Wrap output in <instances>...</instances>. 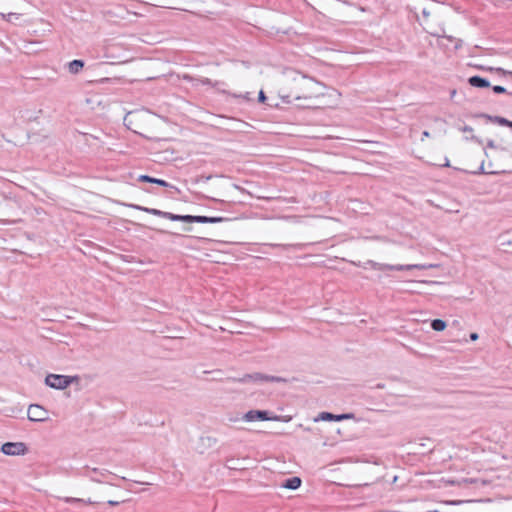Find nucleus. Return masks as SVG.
I'll list each match as a JSON object with an SVG mask.
<instances>
[{
  "mask_svg": "<svg viewBox=\"0 0 512 512\" xmlns=\"http://www.w3.org/2000/svg\"><path fill=\"white\" fill-rule=\"evenodd\" d=\"M83 503L92 504V503H94V502H93V501H91L90 499H88L87 501H85V500H84V502H83Z\"/></svg>",
  "mask_w": 512,
  "mask_h": 512,
  "instance_id": "38",
  "label": "nucleus"
},
{
  "mask_svg": "<svg viewBox=\"0 0 512 512\" xmlns=\"http://www.w3.org/2000/svg\"><path fill=\"white\" fill-rule=\"evenodd\" d=\"M484 117L488 118L489 120L499 124V125H502V126H508L510 128H512V121L506 119V118H503V117H500V116H489V115H483Z\"/></svg>",
  "mask_w": 512,
  "mask_h": 512,
  "instance_id": "20",
  "label": "nucleus"
},
{
  "mask_svg": "<svg viewBox=\"0 0 512 512\" xmlns=\"http://www.w3.org/2000/svg\"><path fill=\"white\" fill-rule=\"evenodd\" d=\"M512 76V72H508Z\"/></svg>",
  "mask_w": 512,
  "mask_h": 512,
  "instance_id": "39",
  "label": "nucleus"
},
{
  "mask_svg": "<svg viewBox=\"0 0 512 512\" xmlns=\"http://www.w3.org/2000/svg\"><path fill=\"white\" fill-rule=\"evenodd\" d=\"M1 452L9 456L24 455L27 447L23 442H6L1 446Z\"/></svg>",
  "mask_w": 512,
  "mask_h": 512,
  "instance_id": "8",
  "label": "nucleus"
},
{
  "mask_svg": "<svg viewBox=\"0 0 512 512\" xmlns=\"http://www.w3.org/2000/svg\"><path fill=\"white\" fill-rule=\"evenodd\" d=\"M241 383L248 382H277V383H287L288 379L279 377V376H271L262 373H253V374H245L239 380Z\"/></svg>",
  "mask_w": 512,
  "mask_h": 512,
  "instance_id": "5",
  "label": "nucleus"
},
{
  "mask_svg": "<svg viewBox=\"0 0 512 512\" xmlns=\"http://www.w3.org/2000/svg\"><path fill=\"white\" fill-rule=\"evenodd\" d=\"M0 16L6 20L7 22L14 23L16 20H18L21 16L19 13H0Z\"/></svg>",
  "mask_w": 512,
  "mask_h": 512,
  "instance_id": "22",
  "label": "nucleus"
},
{
  "mask_svg": "<svg viewBox=\"0 0 512 512\" xmlns=\"http://www.w3.org/2000/svg\"><path fill=\"white\" fill-rule=\"evenodd\" d=\"M242 419L246 422L278 421L280 417L277 415H270V413L265 410H250L243 415Z\"/></svg>",
  "mask_w": 512,
  "mask_h": 512,
  "instance_id": "7",
  "label": "nucleus"
},
{
  "mask_svg": "<svg viewBox=\"0 0 512 512\" xmlns=\"http://www.w3.org/2000/svg\"><path fill=\"white\" fill-rule=\"evenodd\" d=\"M85 475L88 476L94 482L102 483V479H100V478H96L94 476H90L88 473H86Z\"/></svg>",
  "mask_w": 512,
  "mask_h": 512,
  "instance_id": "28",
  "label": "nucleus"
},
{
  "mask_svg": "<svg viewBox=\"0 0 512 512\" xmlns=\"http://www.w3.org/2000/svg\"><path fill=\"white\" fill-rule=\"evenodd\" d=\"M421 14H422L421 24L423 25L424 29L432 35H439V33L433 29V26L429 20V17L431 16V12L428 9L423 8Z\"/></svg>",
  "mask_w": 512,
  "mask_h": 512,
  "instance_id": "14",
  "label": "nucleus"
},
{
  "mask_svg": "<svg viewBox=\"0 0 512 512\" xmlns=\"http://www.w3.org/2000/svg\"><path fill=\"white\" fill-rule=\"evenodd\" d=\"M319 83L313 79L300 74L296 71L286 72L281 79V87L279 89V97L285 103H292L293 101H305L307 103L300 104L304 108H311L312 100L321 95L319 92Z\"/></svg>",
  "mask_w": 512,
  "mask_h": 512,
  "instance_id": "1",
  "label": "nucleus"
},
{
  "mask_svg": "<svg viewBox=\"0 0 512 512\" xmlns=\"http://www.w3.org/2000/svg\"><path fill=\"white\" fill-rule=\"evenodd\" d=\"M355 415L353 413H345V414H332L329 412H322L320 413L317 420H323V421H342L347 419H354Z\"/></svg>",
  "mask_w": 512,
  "mask_h": 512,
  "instance_id": "13",
  "label": "nucleus"
},
{
  "mask_svg": "<svg viewBox=\"0 0 512 512\" xmlns=\"http://www.w3.org/2000/svg\"><path fill=\"white\" fill-rule=\"evenodd\" d=\"M301 479L299 477H291L286 479L282 484L281 487L286 489L295 490L300 487L301 485Z\"/></svg>",
  "mask_w": 512,
  "mask_h": 512,
  "instance_id": "18",
  "label": "nucleus"
},
{
  "mask_svg": "<svg viewBox=\"0 0 512 512\" xmlns=\"http://www.w3.org/2000/svg\"><path fill=\"white\" fill-rule=\"evenodd\" d=\"M448 503H449V504H453V505H455V504L460 503V501H450V502H448Z\"/></svg>",
  "mask_w": 512,
  "mask_h": 512,
  "instance_id": "37",
  "label": "nucleus"
},
{
  "mask_svg": "<svg viewBox=\"0 0 512 512\" xmlns=\"http://www.w3.org/2000/svg\"><path fill=\"white\" fill-rule=\"evenodd\" d=\"M444 167H449L450 166V162L449 160L446 158L445 159V163L443 164Z\"/></svg>",
  "mask_w": 512,
  "mask_h": 512,
  "instance_id": "34",
  "label": "nucleus"
},
{
  "mask_svg": "<svg viewBox=\"0 0 512 512\" xmlns=\"http://www.w3.org/2000/svg\"><path fill=\"white\" fill-rule=\"evenodd\" d=\"M130 207H132L134 209H137V210L144 211L146 213H149V214H152V215H155V216H159V217H163V218L169 219L171 221H181V215H178V214H173V213H170V212L161 211V210H158V209H155V208L142 207V206H139V205H130Z\"/></svg>",
  "mask_w": 512,
  "mask_h": 512,
  "instance_id": "10",
  "label": "nucleus"
},
{
  "mask_svg": "<svg viewBox=\"0 0 512 512\" xmlns=\"http://www.w3.org/2000/svg\"><path fill=\"white\" fill-rule=\"evenodd\" d=\"M429 136H430V133H429L428 131H424V132L422 133L421 141H424V139H425L426 137H429Z\"/></svg>",
  "mask_w": 512,
  "mask_h": 512,
  "instance_id": "32",
  "label": "nucleus"
},
{
  "mask_svg": "<svg viewBox=\"0 0 512 512\" xmlns=\"http://www.w3.org/2000/svg\"><path fill=\"white\" fill-rule=\"evenodd\" d=\"M487 167L483 161L480 169L488 174L512 173V149L496 148V141L487 140L484 149Z\"/></svg>",
  "mask_w": 512,
  "mask_h": 512,
  "instance_id": "2",
  "label": "nucleus"
},
{
  "mask_svg": "<svg viewBox=\"0 0 512 512\" xmlns=\"http://www.w3.org/2000/svg\"><path fill=\"white\" fill-rule=\"evenodd\" d=\"M84 67V62L82 60H73L68 63V70L71 74H77Z\"/></svg>",
  "mask_w": 512,
  "mask_h": 512,
  "instance_id": "19",
  "label": "nucleus"
},
{
  "mask_svg": "<svg viewBox=\"0 0 512 512\" xmlns=\"http://www.w3.org/2000/svg\"><path fill=\"white\" fill-rule=\"evenodd\" d=\"M478 337H479V336H478V334H477V333H471V334H470V339H471L472 341L477 340V339H478Z\"/></svg>",
  "mask_w": 512,
  "mask_h": 512,
  "instance_id": "31",
  "label": "nucleus"
},
{
  "mask_svg": "<svg viewBox=\"0 0 512 512\" xmlns=\"http://www.w3.org/2000/svg\"><path fill=\"white\" fill-rule=\"evenodd\" d=\"M138 180L141 181V182H148V183L157 184V185H160V186H163V187H170L171 186L168 182H166V181H164L162 179L154 178V177H151V176H148V175H140Z\"/></svg>",
  "mask_w": 512,
  "mask_h": 512,
  "instance_id": "17",
  "label": "nucleus"
},
{
  "mask_svg": "<svg viewBox=\"0 0 512 512\" xmlns=\"http://www.w3.org/2000/svg\"><path fill=\"white\" fill-rule=\"evenodd\" d=\"M222 221V217L181 215V222L185 223H219Z\"/></svg>",
  "mask_w": 512,
  "mask_h": 512,
  "instance_id": "11",
  "label": "nucleus"
},
{
  "mask_svg": "<svg viewBox=\"0 0 512 512\" xmlns=\"http://www.w3.org/2000/svg\"><path fill=\"white\" fill-rule=\"evenodd\" d=\"M496 148L512 149V131H502L497 135Z\"/></svg>",
  "mask_w": 512,
  "mask_h": 512,
  "instance_id": "12",
  "label": "nucleus"
},
{
  "mask_svg": "<svg viewBox=\"0 0 512 512\" xmlns=\"http://www.w3.org/2000/svg\"><path fill=\"white\" fill-rule=\"evenodd\" d=\"M28 419L34 422H43L48 419V411L42 406L32 404L27 411Z\"/></svg>",
  "mask_w": 512,
  "mask_h": 512,
  "instance_id": "9",
  "label": "nucleus"
},
{
  "mask_svg": "<svg viewBox=\"0 0 512 512\" xmlns=\"http://www.w3.org/2000/svg\"><path fill=\"white\" fill-rule=\"evenodd\" d=\"M471 139L477 141L480 144L482 143V141L479 140L476 136H472Z\"/></svg>",
  "mask_w": 512,
  "mask_h": 512,
  "instance_id": "35",
  "label": "nucleus"
},
{
  "mask_svg": "<svg viewBox=\"0 0 512 512\" xmlns=\"http://www.w3.org/2000/svg\"><path fill=\"white\" fill-rule=\"evenodd\" d=\"M91 472L96 474V476H100L102 478H104L107 474H109V472L107 470H100L98 468H92Z\"/></svg>",
  "mask_w": 512,
  "mask_h": 512,
  "instance_id": "25",
  "label": "nucleus"
},
{
  "mask_svg": "<svg viewBox=\"0 0 512 512\" xmlns=\"http://www.w3.org/2000/svg\"><path fill=\"white\" fill-rule=\"evenodd\" d=\"M376 264H377V262H375L373 260H367L363 264H359V266H361V267H363L365 269H367V268L374 269L376 267Z\"/></svg>",
  "mask_w": 512,
  "mask_h": 512,
  "instance_id": "24",
  "label": "nucleus"
},
{
  "mask_svg": "<svg viewBox=\"0 0 512 512\" xmlns=\"http://www.w3.org/2000/svg\"><path fill=\"white\" fill-rule=\"evenodd\" d=\"M460 130L463 131V132H468V133L473 132V128L470 127V126H464Z\"/></svg>",
  "mask_w": 512,
  "mask_h": 512,
  "instance_id": "29",
  "label": "nucleus"
},
{
  "mask_svg": "<svg viewBox=\"0 0 512 512\" xmlns=\"http://www.w3.org/2000/svg\"><path fill=\"white\" fill-rule=\"evenodd\" d=\"M437 267L436 264H397V265H391V264H383L378 263L376 264V267L374 270H395V271H404V270H413V269H419V270H425V269H431Z\"/></svg>",
  "mask_w": 512,
  "mask_h": 512,
  "instance_id": "4",
  "label": "nucleus"
},
{
  "mask_svg": "<svg viewBox=\"0 0 512 512\" xmlns=\"http://www.w3.org/2000/svg\"><path fill=\"white\" fill-rule=\"evenodd\" d=\"M468 83L472 86V87H476V88H487L490 86V82L485 79V78H482L480 76H471L468 78Z\"/></svg>",
  "mask_w": 512,
  "mask_h": 512,
  "instance_id": "16",
  "label": "nucleus"
},
{
  "mask_svg": "<svg viewBox=\"0 0 512 512\" xmlns=\"http://www.w3.org/2000/svg\"><path fill=\"white\" fill-rule=\"evenodd\" d=\"M492 90L494 93L496 94H503V93H506V94H509V95H512L511 92H508L506 90V88H504L503 86H500V85H495L492 87Z\"/></svg>",
  "mask_w": 512,
  "mask_h": 512,
  "instance_id": "23",
  "label": "nucleus"
},
{
  "mask_svg": "<svg viewBox=\"0 0 512 512\" xmlns=\"http://www.w3.org/2000/svg\"><path fill=\"white\" fill-rule=\"evenodd\" d=\"M108 504L111 505V506H115V505H118L119 502L118 501L109 500Z\"/></svg>",
  "mask_w": 512,
  "mask_h": 512,
  "instance_id": "33",
  "label": "nucleus"
},
{
  "mask_svg": "<svg viewBox=\"0 0 512 512\" xmlns=\"http://www.w3.org/2000/svg\"><path fill=\"white\" fill-rule=\"evenodd\" d=\"M446 326V322L441 319H434L431 322V327L434 331H443Z\"/></svg>",
  "mask_w": 512,
  "mask_h": 512,
  "instance_id": "21",
  "label": "nucleus"
},
{
  "mask_svg": "<svg viewBox=\"0 0 512 512\" xmlns=\"http://www.w3.org/2000/svg\"><path fill=\"white\" fill-rule=\"evenodd\" d=\"M73 379V377L65 375L49 374L45 378V383L54 389H65L72 383Z\"/></svg>",
  "mask_w": 512,
  "mask_h": 512,
  "instance_id": "6",
  "label": "nucleus"
},
{
  "mask_svg": "<svg viewBox=\"0 0 512 512\" xmlns=\"http://www.w3.org/2000/svg\"><path fill=\"white\" fill-rule=\"evenodd\" d=\"M202 83H203V84H209V83H210V80L206 78V79L202 80Z\"/></svg>",
  "mask_w": 512,
  "mask_h": 512,
  "instance_id": "36",
  "label": "nucleus"
},
{
  "mask_svg": "<svg viewBox=\"0 0 512 512\" xmlns=\"http://www.w3.org/2000/svg\"><path fill=\"white\" fill-rule=\"evenodd\" d=\"M265 99H266V96H265L264 92L260 91V93H259V101L260 102H264Z\"/></svg>",
  "mask_w": 512,
  "mask_h": 512,
  "instance_id": "30",
  "label": "nucleus"
},
{
  "mask_svg": "<svg viewBox=\"0 0 512 512\" xmlns=\"http://www.w3.org/2000/svg\"><path fill=\"white\" fill-rule=\"evenodd\" d=\"M64 501L66 503H81V502H84L83 499H80V498H73V497H66L64 498Z\"/></svg>",
  "mask_w": 512,
  "mask_h": 512,
  "instance_id": "27",
  "label": "nucleus"
},
{
  "mask_svg": "<svg viewBox=\"0 0 512 512\" xmlns=\"http://www.w3.org/2000/svg\"><path fill=\"white\" fill-rule=\"evenodd\" d=\"M151 118L145 111H131L124 117L125 126L135 133L142 134L145 129L146 121Z\"/></svg>",
  "mask_w": 512,
  "mask_h": 512,
  "instance_id": "3",
  "label": "nucleus"
},
{
  "mask_svg": "<svg viewBox=\"0 0 512 512\" xmlns=\"http://www.w3.org/2000/svg\"><path fill=\"white\" fill-rule=\"evenodd\" d=\"M476 67H477L478 69H481V70H486V71H497V72H503V73H506L502 68L486 67V66H482V65H477Z\"/></svg>",
  "mask_w": 512,
  "mask_h": 512,
  "instance_id": "26",
  "label": "nucleus"
},
{
  "mask_svg": "<svg viewBox=\"0 0 512 512\" xmlns=\"http://www.w3.org/2000/svg\"><path fill=\"white\" fill-rule=\"evenodd\" d=\"M217 444V439L213 436H202L199 439L198 449L201 453L204 452V449H209L214 447Z\"/></svg>",
  "mask_w": 512,
  "mask_h": 512,
  "instance_id": "15",
  "label": "nucleus"
}]
</instances>
